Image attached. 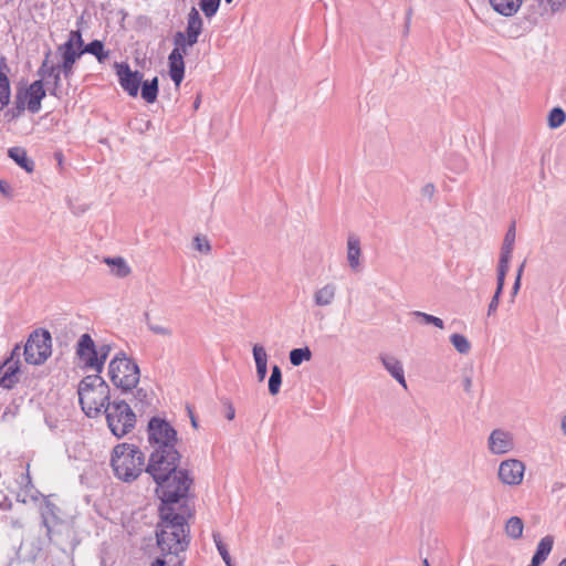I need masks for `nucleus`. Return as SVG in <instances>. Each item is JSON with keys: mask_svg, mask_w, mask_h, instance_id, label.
I'll list each match as a JSON object with an SVG mask.
<instances>
[{"mask_svg": "<svg viewBox=\"0 0 566 566\" xmlns=\"http://www.w3.org/2000/svg\"><path fill=\"white\" fill-rule=\"evenodd\" d=\"M179 459L176 448L155 449L150 454L146 472L156 482V492L163 504L178 503L192 485L188 471L178 470Z\"/></svg>", "mask_w": 566, "mask_h": 566, "instance_id": "1", "label": "nucleus"}, {"mask_svg": "<svg viewBox=\"0 0 566 566\" xmlns=\"http://www.w3.org/2000/svg\"><path fill=\"white\" fill-rule=\"evenodd\" d=\"M108 377L115 388L123 395H130V403L139 412L150 407L154 395L150 390L138 387L140 370L137 363L125 353H117L108 364Z\"/></svg>", "mask_w": 566, "mask_h": 566, "instance_id": "2", "label": "nucleus"}, {"mask_svg": "<svg viewBox=\"0 0 566 566\" xmlns=\"http://www.w3.org/2000/svg\"><path fill=\"white\" fill-rule=\"evenodd\" d=\"M170 504L160 507L161 522L156 532L157 544L163 553L178 555L189 545V528L184 515L174 511Z\"/></svg>", "mask_w": 566, "mask_h": 566, "instance_id": "3", "label": "nucleus"}, {"mask_svg": "<svg viewBox=\"0 0 566 566\" xmlns=\"http://www.w3.org/2000/svg\"><path fill=\"white\" fill-rule=\"evenodd\" d=\"M77 395L83 412L90 418H96L109 401L111 389L99 374H94L80 381Z\"/></svg>", "mask_w": 566, "mask_h": 566, "instance_id": "4", "label": "nucleus"}, {"mask_svg": "<svg viewBox=\"0 0 566 566\" xmlns=\"http://www.w3.org/2000/svg\"><path fill=\"white\" fill-rule=\"evenodd\" d=\"M144 464L145 455L137 447L120 443L113 449L111 465L117 479L124 482L136 480L143 472Z\"/></svg>", "mask_w": 566, "mask_h": 566, "instance_id": "5", "label": "nucleus"}, {"mask_svg": "<svg viewBox=\"0 0 566 566\" xmlns=\"http://www.w3.org/2000/svg\"><path fill=\"white\" fill-rule=\"evenodd\" d=\"M133 408L125 399H114L103 409L107 426L115 437L122 438L135 428L137 417Z\"/></svg>", "mask_w": 566, "mask_h": 566, "instance_id": "6", "label": "nucleus"}, {"mask_svg": "<svg viewBox=\"0 0 566 566\" xmlns=\"http://www.w3.org/2000/svg\"><path fill=\"white\" fill-rule=\"evenodd\" d=\"M52 353L51 334L45 329H36L30 334L24 346V358L28 364L41 365Z\"/></svg>", "mask_w": 566, "mask_h": 566, "instance_id": "7", "label": "nucleus"}, {"mask_svg": "<svg viewBox=\"0 0 566 566\" xmlns=\"http://www.w3.org/2000/svg\"><path fill=\"white\" fill-rule=\"evenodd\" d=\"M148 440L155 449L176 448L177 431L168 421L154 417L148 423Z\"/></svg>", "mask_w": 566, "mask_h": 566, "instance_id": "8", "label": "nucleus"}, {"mask_svg": "<svg viewBox=\"0 0 566 566\" xmlns=\"http://www.w3.org/2000/svg\"><path fill=\"white\" fill-rule=\"evenodd\" d=\"M45 97V90L42 80L34 81L28 88L20 90L15 96V104L20 111H23L25 105L28 109L35 114L41 108V101Z\"/></svg>", "mask_w": 566, "mask_h": 566, "instance_id": "9", "label": "nucleus"}, {"mask_svg": "<svg viewBox=\"0 0 566 566\" xmlns=\"http://www.w3.org/2000/svg\"><path fill=\"white\" fill-rule=\"evenodd\" d=\"M75 354L83 367L99 374L97 360V346L90 334H83L77 340Z\"/></svg>", "mask_w": 566, "mask_h": 566, "instance_id": "10", "label": "nucleus"}, {"mask_svg": "<svg viewBox=\"0 0 566 566\" xmlns=\"http://www.w3.org/2000/svg\"><path fill=\"white\" fill-rule=\"evenodd\" d=\"M20 346L15 345L11 356L0 365V387L4 389H12L19 382L20 376V361L14 359V356L20 355Z\"/></svg>", "mask_w": 566, "mask_h": 566, "instance_id": "11", "label": "nucleus"}, {"mask_svg": "<svg viewBox=\"0 0 566 566\" xmlns=\"http://www.w3.org/2000/svg\"><path fill=\"white\" fill-rule=\"evenodd\" d=\"M525 465L521 460L509 459L500 463L499 479L506 485H520L523 481Z\"/></svg>", "mask_w": 566, "mask_h": 566, "instance_id": "12", "label": "nucleus"}, {"mask_svg": "<svg viewBox=\"0 0 566 566\" xmlns=\"http://www.w3.org/2000/svg\"><path fill=\"white\" fill-rule=\"evenodd\" d=\"M119 84L128 95L136 97L143 81L139 71H132L128 64H116Z\"/></svg>", "mask_w": 566, "mask_h": 566, "instance_id": "13", "label": "nucleus"}, {"mask_svg": "<svg viewBox=\"0 0 566 566\" xmlns=\"http://www.w3.org/2000/svg\"><path fill=\"white\" fill-rule=\"evenodd\" d=\"M488 448L492 454L501 455L514 449V440L511 432L503 429H494L488 439Z\"/></svg>", "mask_w": 566, "mask_h": 566, "instance_id": "14", "label": "nucleus"}, {"mask_svg": "<svg viewBox=\"0 0 566 566\" xmlns=\"http://www.w3.org/2000/svg\"><path fill=\"white\" fill-rule=\"evenodd\" d=\"M41 524L45 528V537L49 543L53 542V535L56 527L63 524V520L59 516V507L46 501L41 509Z\"/></svg>", "mask_w": 566, "mask_h": 566, "instance_id": "15", "label": "nucleus"}, {"mask_svg": "<svg viewBox=\"0 0 566 566\" xmlns=\"http://www.w3.org/2000/svg\"><path fill=\"white\" fill-rule=\"evenodd\" d=\"M62 54V63L57 64L62 74L69 80L73 74V69L76 60L83 54V51L72 49L71 43H64L57 48Z\"/></svg>", "mask_w": 566, "mask_h": 566, "instance_id": "16", "label": "nucleus"}, {"mask_svg": "<svg viewBox=\"0 0 566 566\" xmlns=\"http://www.w3.org/2000/svg\"><path fill=\"white\" fill-rule=\"evenodd\" d=\"M348 266L353 272H360L361 270V248L360 240L355 234H349L347 238V253Z\"/></svg>", "mask_w": 566, "mask_h": 566, "instance_id": "17", "label": "nucleus"}, {"mask_svg": "<svg viewBox=\"0 0 566 566\" xmlns=\"http://www.w3.org/2000/svg\"><path fill=\"white\" fill-rule=\"evenodd\" d=\"M379 359L384 368L395 378L405 389H407V381L405 378V371L402 363L395 356L388 354H381Z\"/></svg>", "mask_w": 566, "mask_h": 566, "instance_id": "18", "label": "nucleus"}, {"mask_svg": "<svg viewBox=\"0 0 566 566\" xmlns=\"http://www.w3.org/2000/svg\"><path fill=\"white\" fill-rule=\"evenodd\" d=\"M337 294V286L335 283H326L323 286L316 289L313 293V302L317 307L331 306Z\"/></svg>", "mask_w": 566, "mask_h": 566, "instance_id": "19", "label": "nucleus"}, {"mask_svg": "<svg viewBox=\"0 0 566 566\" xmlns=\"http://www.w3.org/2000/svg\"><path fill=\"white\" fill-rule=\"evenodd\" d=\"M202 25L203 22L198 10L192 7L188 13L186 32H184L189 43L198 42V38L202 31Z\"/></svg>", "mask_w": 566, "mask_h": 566, "instance_id": "20", "label": "nucleus"}, {"mask_svg": "<svg viewBox=\"0 0 566 566\" xmlns=\"http://www.w3.org/2000/svg\"><path fill=\"white\" fill-rule=\"evenodd\" d=\"M169 76L176 86H179L185 76V61L177 51H171L168 56Z\"/></svg>", "mask_w": 566, "mask_h": 566, "instance_id": "21", "label": "nucleus"}, {"mask_svg": "<svg viewBox=\"0 0 566 566\" xmlns=\"http://www.w3.org/2000/svg\"><path fill=\"white\" fill-rule=\"evenodd\" d=\"M252 353L256 367V377L258 380L262 382L268 373V354L265 348L260 344L253 346Z\"/></svg>", "mask_w": 566, "mask_h": 566, "instance_id": "22", "label": "nucleus"}, {"mask_svg": "<svg viewBox=\"0 0 566 566\" xmlns=\"http://www.w3.org/2000/svg\"><path fill=\"white\" fill-rule=\"evenodd\" d=\"M9 157L14 160L21 168H23L27 172H32L34 170V163L32 159L28 157L27 150L22 147H11L8 150Z\"/></svg>", "mask_w": 566, "mask_h": 566, "instance_id": "23", "label": "nucleus"}, {"mask_svg": "<svg viewBox=\"0 0 566 566\" xmlns=\"http://www.w3.org/2000/svg\"><path fill=\"white\" fill-rule=\"evenodd\" d=\"M490 4L497 13L504 17H511L517 12L522 0H490Z\"/></svg>", "mask_w": 566, "mask_h": 566, "instance_id": "24", "label": "nucleus"}, {"mask_svg": "<svg viewBox=\"0 0 566 566\" xmlns=\"http://www.w3.org/2000/svg\"><path fill=\"white\" fill-rule=\"evenodd\" d=\"M515 238H516L515 223H512L504 237V240H503V243L501 247V253H500L499 261H504V262L511 261L512 252L514 250V244H515Z\"/></svg>", "mask_w": 566, "mask_h": 566, "instance_id": "25", "label": "nucleus"}, {"mask_svg": "<svg viewBox=\"0 0 566 566\" xmlns=\"http://www.w3.org/2000/svg\"><path fill=\"white\" fill-rule=\"evenodd\" d=\"M105 263L112 266V273L119 279L128 276L132 272L130 266L122 256L106 258Z\"/></svg>", "mask_w": 566, "mask_h": 566, "instance_id": "26", "label": "nucleus"}, {"mask_svg": "<svg viewBox=\"0 0 566 566\" xmlns=\"http://www.w3.org/2000/svg\"><path fill=\"white\" fill-rule=\"evenodd\" d=\"M553 544L554 539L552 536L547 535L543 537L537 545L533 559L538 562L539 564L544 563L549 553L552 552Z\"/></svg>", "mask_w": 566, "mask_h": 566, "instance_id": "27", "label": "nucleus"}, {"mask_svg": "<svg viewBox=\"0 0 566 566\" xmlns=\"http://www.w3.org/2000/svg\"><path fill=\"white\" fill-rule=\"evenodd\" d=\"M142 97L147 103H154L158 96V77L155 76L150 81H142Z\"/></svg>", "mask_w": 566, "mask_h": 566, "instance_id": "28", "label": "nucleus"}, {"mask_svg": "<svg viewBox=\"0 0 566 566\" xmlns=\"http://www.w3.org/2000/svg\"><path fill=\"white\" fill-rule=\"evenodd\" d=\"M51 51L49 50L45 54V57L38 70V75L41 77L40 80H46V83L50 84V78L60 70L59 65L52 63L50 61Z\"/></svg>", "mask_w": 566, "mask_h": 566, "instance_id": "29", "label": "nucleus"}, {"mask_svg": "<svg viewBox=\"0 0 566 566\" xmlns=\"http://www.w3.org/2000/svg\"><path fill=\"white\" fill-rule=\"evenodd\" d=\"M524 530V523L522 518L517 516L510 517L505 523V533L509 537L513 539H518L522 537Z\"/></svg>", "mask_w": 566, "mask_h": 566, "instance_id": "30", "label": "nucleus"}, {"mask_svg": "<svg viewBox=\"0 0 566 566\" xmlns=\"http://www.w3.org/2000/svg\"><path fill=\"white\" fill-rule=\"evenodd\" d=\"M82 51L95 55L101 63L109 56V53L104 51V45L99 40H93Z\"/></svg>", "mask_w": 566, "mask_h": 566, "instance_id": "31", "label": "nucleus"}, {"mask_svg": "<svg viewBox=\"0 0 566 566\" xmlns=\"http://www.w3.org/2000/svg\"><path fill=\"white\" fill-rule=\"evenodd\" d=\"M282 385V371L277 365H274L271 369L268 387L271 396H276L280 392Z\"/></svg>", "mask_w": 566, "mask_h": 566, "instance_id": "32", "label": "nucleus"}, {"mask_svg": "<svg viewBox=\"0 0 566 566\" xmlns=\"http://www.w3.org/2000/svg\"><path fill=\"white\" fill-rule=\"evenodd\" d=\"M312 358V352L308 347L294 348L290 352V361L293 366H300L303 361Z\"/></svg>", "mask_w": 566, "mask_h": 566, "instance_id": "33", "label": "nucleus"}, {"mask_svg": "<svg viewBox=\"0 0 566 566\" xmlns=\"http://www.w3.org/2000/svg\"><path fill=\"white\" fill-rule=\"evenodd\" d=\"M410 315H412L415 318L419 319V323H421V324H424V325L431 324L440 329L444 328L443 321L437 316H433V315H430V314H427V313H423L420 311L411 312Z\"/></svg>", "mask_w": 566, "mask_h": 566, "instance_id": "34", "label": "nucleus"}, {"mask_svg": "<svg viewBox=\"0 0 566 566\" xmlns=\"http://www.w3.org/2000/svg\"><path fill=\"white\" fill-rule=\"evenodd\" d=\"M450 342L453 345V347L457 349L460 354H468L471 349V344L468 340V338L462 334H452L450 336Z\"/></svg>", "mask_w": 566, "mask_h": 566, "instance_id": "35", "label": "nucleus"}, {"mask_svg": "<svg viewBox=\"0 0 566 566\" xmlns=\"http://www.w3.org/2000/svg\"><path fill=\"white\" fill-rule=\"evenodd\" d=\"M10 101V83L6 74L0 72V111L3 109Z\"/></svg>", "mask_w": 566, "mask_h": 566, "instance_id": "36", "label": "nucleus"}, {"mask_svg": "<svg viewBox=\"0 0 566 566\" xmlns=\"http://www.w3.org/2000/svg\"><path fill=\"white\" fill-rule=\"evenodd\" d=\"M175 49L172 51H177L180 55H185L188 52V49L193 46L196 43H189L186 34L181 31L176 32L174 36Z\"/></svg>", "mask_w": 566, "mask_h": 566, "instance_id": "37", "label": "nucleus"}, {"mask_svg": "<svg viewBox=\"0 0 566 566\" xmlns=\"http://www.w3.org/2000/svg\"><path fill=\"white\" fill-rule=\"evenodd\" d=\"M212 538H213V542H214V544L217 546V549H218L220 556L222 557L223 562L226 563V565L227 566H235L232 563V559H231L230 554L228 552L227 545L222 542L220 533L214 532L212 534Z\"/></svg>", "mask_w": 566, "mask_h": 566, "instance_id": "38", "label": "nucleus"}, {"mask_svg": "<svg viewBox=\"0 0 566 566\" xmlns=\"http://www.w3.org/2000/svg\"><path fill=\"white\" fill-rule=\"evenodd\" d=\"M510 262L499 261L497 277H496V290L495 293L501 295L503 292L505 276L509 272Z\"/></svg>", "mask_w": 566, "mask_h": 566, "instance_id": "39", "label": "nucleus"}, {"mask_svg": "<svg viewBox=\"0 0 566 566\" xmlns=\"http://www.w3.org/2000/svg\"><path fill=\"white\" fill-rule=\"evenodd\" d=\"M566 120V114L560 107H555L549 112L548 126L551 128L560 127Z\"/></svg>", "mask_w": 566, "mask_h": 566, "instance_id": "40", "label": "nucleus"}, {"mask_svg": "<svg viewBox=\"0 0 566 566\" xmlns=\"http://www.w3.org/2000/svg\"><path fill=\"white\" fill-rule=\"evenodd\" d=\"M145 321H146L148 329L151 333H154L156 335L165 336V337H170L172 335L171 328L150 322L148 313H145Z\"/></svg>", "mask_w": 566, "mask_h": 566, "instance_id": "41", "label": "nucleus"}, {"mask_svg": "<svg viewBox=\"0 0 566 566\" xmlns=\"http://www.w3.org/2000/svg\"><path fill=\"white\" fill-rule=\"evenodd\" d=\"M221 0H200L199 7L207 18L213 17L219 7Z\"/></svg>", "mask_w": 566, "mask_h": 566, "instance_id": "42", "label": "nucleus"}, {"mask_svg": "<svg viewBox=\"0 0 566 566\" xmlns=\"http://www.w3.org/2000/svg\"><path fill=\"white\" fill-rule=\"evenodd\" d=\"M111 350H112V346L109 344H102V345L97 346V360L99 364V374L104 369L105 361L108 358Z\"/></svg>", "mask_w": 566, "mask_h": 566, "instance_id": "43", "label": "nucleus"}, {"mask_svg": "<svg viewBox=\"0 0 566 566\" xmlns=\"http://www.w3.org/2000/svg\"><path fill=\"white\" fill-rule=\"evenodd\" d=\"M193 245H195L196 250H198L205 254H208L211 251L209 241L206 238H202L199 235L195 237Z\"/></svg>", "mask_w": 566, "mask_h": 566, "instance_id": "44", "label": "nucleus"}, {"mask_svg": "<svg viewBox=\"0 0 566 566\" xmlns=\"http://www.w3.org/2000/svg\"><path fill=\"white\" fill-rule=\"evenodd\" d=\"M65 43H71L72 49L81 50L80 48L83 45V40L80 31H71L70 38Z\"/></svg>", "mask_w": 566, "mask_h": 566, "instance_id": "45", "label": "nucleus"}, {"mask_svg": "<svg viewBox=\"0 0 566 566\" xmlns=\"http://www.w3.org/2000/svg\"><path fill=\"white\" fill-rule=\"evenodd\" d=\"M61 73L62 71L59 70L51 78L53 87L51 90V95L59 96L60 87H61Z\"/></svg>", "mask_w": 566, "mask_h": 566, "instance_id": "46", "label": "nucleus"}, {"mask_svg": "<svg viewBox=\"0 0 566 566\" xmlns=\"http://www.w3.org/2000/svg\"><path fill=\"white\" fill-rule=\"evenodd\" d=\"M151 127V122L149 119H144V118H136L135 119V128L136 130H138L139 133H144L146 130H148L149 128Z\"/></svg>", "mask_w": 566, "mask_h": 566, "instance_id": "47", "label": "nucleus"}, {"mask_svg": "<svg viewBox=\"0 0 566 566\" xmlns=\"http://www.w3.org/2000/svg\"><path fill=\"white\" fill-rule=\"evenodd\" d=\"M0 192L6 198H12V188L8 181L0 179Z\"/></svg>", "mask_w": 566, "mask_h": 566, "instance_id": "48", "label": "nucleus"}, {"mask_svg": "<svg viewBox=\"0 0 566 566\" xmlns=\"http://www.w3.org/2000/svg\"><path fill=\"white\" fill-rule=\"evenodd\" d=\"M500 296L501 295H497L496 293H494V295L489 304V307H488L489 316H491L492 314H494L496 312L499 303H500Z\"/></svg>", "mask_w": 566, "mask_h": 566, "instance_id": "49", "label": "nucleus"}, {"mask_svg": "<svg viewBox=\"0 0 566 566\" xmlns=\"http://www.w3.org/2000/svg\"><path fill=\"white\" fill-rule=\"evenodd\" d=\"M553 12L560 10L566 6V0H546Z\"/></svg>", "mask_w": 566, "mask_h": 566, "instance_id": "50", "label": "nucleus"}, {"mask_svg": "<svg viewBox=\"0 0 566 566\" xmlns=\"http://www.w3.org/2000/svg\"><path fill=\"white\" fill-rule=\"evenodd\" d=\"M436 188L433 184H427L422 187L421 193L424 197L432 198L434 195Z\"/></svg>", "mask_w": 566, "mask_h": 566, "instance_id": "51", "label": "nucleus"}, {"mask_svg": "<svg viewBox=\"0 0 566 566\" xmlns=\"http://www.w3.org/2000/svg\"><path fill=\"white\" fill-rule=\"evenodd\" d=\"M462 382H463V389H464V391H465L467 394H470V392H471V388H472V379H471V377L465 376V377L463 378V381H462Z\"/></svg>", "mask_w": 566, "mask_h": 566, "instance_id": "52", "label": "nucleus"}, {"mask_svg": "<svg viewBox=\"0 0 566 566\" xmlns=\"http://www.w3.org/2000/svg\"><path fill=\"white\" fill-rule=\"evenodd\" d=\"M234 417H235V410H234V407H233L231 403H229V405H228V408H227L226 418H227L228 420H233V419H234Z\"/></svg>", "mask_w": 566, "mask_h": 566, "instance_id": "53", "label": "nucleus"}, {"mask_svg": "<svg viewBox=\"0 0 566 566\" xmlns=\"http://www.w3.org/2000/svg\"><path fill=\"white\" fill-rule=\"evenodd\" d=\"M520 287H521V281L518 279H515V282H514V285H513V289H512V296L513 297L518 293Z\"/></svg>", "mask_w": 566, "mask_h": 566, "instance_id": "54", "label": "nucleus"}, {"mask_svg": "<svg viewBox=\"0 0 566 566\" xmlns=\"http://www.w3.org/2000/svg\"><path fill=\"white\" fill-rule=\"evenodd\" d=\"M524 266H525V261L518 266L517 272H516V279H518L520 281L522 279Z\"/></svg>", "mask_w": 566, "mask_h": 566, "instance_id": "55", "label": "nucleus"}, {"mask_svg": "<svg viewBox=\"0 0 566 566\" xmlns=\"http://www.w3.org/2000/svg\"><path fill=\"white\" fill-rule=\"evenodd\" d=\"M151 566H166V560L163 558H157Z\"/></svg>", "mask_w": 566, "mask_h": 566, "instance_id": "56", "label": "nucleus"}, {"mask_svg": "<svg viewBox=\"0 0 566 566\" xmlns=\"http://www.w3.org/2000/svg\"><path fill=\"white\" fill-rule=\"evenodd\" d=\"M560 428L564 434L566 436V415L562 418Z\"/></svg>", "mask_w": 566, "mask_h": 566, "instance_id": "57", "label": "nucleus"}, {"mask_svg": "<svg viewBox=\"0 0 566 566\" xmlns=\"http://www.w3.org/2000/svg\"><path fill=\"white\" fill-rule=\"evenodd\" d=\"M541 564L532 558V562L527 566H539Z\"/></svg>", "mask_w": 566, "mask_h": 566, "instance_id": "58", "label": "nucleus"}, {"mask_svg": "<svg viewBox=\"0 0 566 566\" xmlns=\"http://www.w3.org/2000/svg\"><path fill=\"white\" fill-rule=\"evenodd\" d=\"M191 423L195 428H197V421L193 416H191Z\"/></svg>", "mask_w": 566, "mask_h": 566, "instance_id": "59", "label": "nucleus"}, {"mask_svg": "<svg viewBox=\"0 0 566 566\" xmlns=\"http://www.w3.org/2000/svg\"><path fill=\"white\" fill-rule=\"evenodd\" d=\"M558 566H566V557L564 559L560 560V563L558 564Z\"/></svg>", "mask_w": 566, "mask_h": 566, "instance_id": "60", "label": "nucleus"}, {"mask_svg": "<svg viewBox=\"0 0 566 566\" xmlns=\"http://www.w3.org/2000/svg\"><path fill=\"white\" fill-rule=\"evenodd\" d=\"M199 103H200V101H199V98H197V101H196V102H195V104H193L195 108H198V107H199Z\"/></svg>", "mask_w": 566, "mask_h": 566, "instance_id": "61", "label": "nucleus"}, {"mask_svg": "<svg viewBox=\"0 0 566 566\" xmlns=\"http://www.w3.org/2000/svg\"><path fill=\"white\" fill-rule=\"evenodd\" d=\"M423 566H431V565L429 564V562H428V559H427V558H426V559H423Z\"/></svg>", "mask_w": 566, "mask_h": 566, "instance_id": "62", "label": "nucleus"}, {"mask_svg": "<svg viewBox=\"0 0 566 566\" xmlns=\"http://www.w3.org/2000/svg\"><path fill=\"white\" fill-rule=\"evenodd\" d=\"M226 3H232L233 0H224Z\"/></svg>", "mask_w": 566, "mask_h": 566, "instance_id": "63", "label": "nucleus"}, {"mask_svg": "<svg viewBox=\"0 0 566 566\" xmlns=\"http://www.w3.org/2000/svg\"><path fill=\"white\" fill-rule=\"evenodd\" d=\"M70 566H75L74 564H71Z\"/></svg>", "mask_w": 566, "mask_h": 566, "instance_id": "64", "label": "nucleus"}]
</instances>
